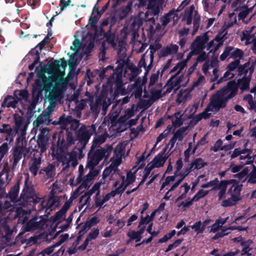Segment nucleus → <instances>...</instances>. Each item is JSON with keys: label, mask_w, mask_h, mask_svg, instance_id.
Instances as JSON below:
<instances>
[{"label": "nucleus", "mask_w": 256, "mask_h": 256, "mask_svg": "<svg viewBox=\"0 0 256 256\" xmlns=\"http://www.w3.org/2000/svg\"><path fill=\"white\" fill-rule=\"evenodd\" d=\"M36 85L46 92V98L50 104L46 111L42 112L33 122L34 129L41 125H48L51 122L50 116L55 107L56 102L61 98L64 89L66 87L68 80L62 74H56L48 78L42 75L36 82Z\"/></svg>", "instance_id": "f257e3e1"}, {"label": "nucleus", "mask_w": 256, "mask_h": 256, "mask_svg": "<svg viewBox=\"0 0 256 256\" xmlns=\"http://www.w3.org/2000/svg\"><path fill=\"white\" fill-rule=\"evenodd\" d=\"M112 148L111 146L106 145L104 148H97L94 152H90L88 154L86 168L90 169L89 172L84 178L82 177L84 170L82 165L79 166V175L77 178V182H81V186L87 187L90 186L94 177L98 174V171L93 170L103 158L106 160L110 156Z\"/></svg>", "instance_id": "f03ea898"}, {"label": "nucleus", "mask_w": 256, "mask_h": 256, "mask_svg": "<svg viewBox=\"0 0 256 256\" xmlns=\"http://www.w3.org/2000/svg\"><path fill=\"white\" fill-rule=\"evenodd\" d=\"M27 211L23 210L22 207L16 204L14 201L7 198L6 196L4 197L3 201L0 202V230L4 232L3 238L6 244H10L13 238L12 236L13 230L7 224L6 218H2L1 216L4 215L6 212H14V218H22V222H24L27 218Z\"/></svg>", "instance_id": "7ed1b4c3"}, {"label": "nucleus", "mask_w": 256, "mask_h": 256, "mask_svg": "<svg viewBox=\"0 0 256 256\" xmlns=\"http://www.w3.org/2000/svg\"><path fill=\"white\" fill-rule=\"evenodd\" d=\"M20 190V182H18L12 187L8 194H6V198L12 200L22 207L33 200L32 196L33 194V188L32 182L30 180V176L28 174L24 180V185L22 191L18 198Z\"/></svg>", "instance_id": "20e7f679"}, {"label": "nucleus", "mask_w": 256, "mask_h": 256, "mask_svg": "<svg viewBox=\"0 0 256 256\" xmlns=\"http://www.w3.org/2000/svg\"><path fill=\"white\" fill-rule=\"evenodd\" d=\"M126 57V54L124 52H122L120 59L116 61L118 65L115 70H112L113 71L112 74L108 80V84L114 88L116 92L122 95L126 94L127 92V90L125 88L124 84L122 80V72L126 62L124 59Z\"/></svg>", "instance_id": "39448f33"}, {"label": "nucleus", "mask_w": 256, "mask_h": 256, "mask_svg": "<svg viewBox=\"0 0 256 256\" xmlns=\"http://www.w3.org/2000/svg\"><path fill=\"white\" fill-rule=\"evenodd\" d=\"M164 0H148V10L144 13V20L146 22L150 23V29L151 31H155L154 26L158 14L162 12Z\"/></svg>", "instance_id": "423d86ee"}, {"label": "nucleus", "mask_w": 256, "mask_h": 256, "mask_svg": "<svg viewBox=\"0 0 256 256\" xmlns=\"http://www.w3.org/2000/svg\"><path fill=\"white\" fill-rule=\"evenodd\" d=\"M84 156V152H80L74 148L68 153L62 154L58 158V160L62 164V171L68 170L70 166L74 168L78 164V160L82 158Z\"/></svg>", "instance_id": "0eeeda50"}, {"label": "nucleus", "mask_w": 256, "mask_h": 256, "mask_svg": "<svg viewBox=\"0 0 256 256\" xmlns=\"http://www.w3.org/2000/svg\"><path fill=\"white\" fill-rule=\"evenodd\" d=\"M95 130L96 126L94 125H92L89 128H88L84 125H82L80 128L75 132L76 139L78 142L74 148L78 149L80 152H83L90 136L95 132Z\"/></svg>", "instance_id": "6e6552de"}, {"label": "nucleus", "mask_w": 256, "mask_h": 256, "mask_svg": "<svg viewBox=\"0 0 256 256\" xmlns=\"http://www.w3.org/2000/svg\"><path fill=\"white\" fill-rule=\"evenodd\" d=\"M52 124L56 125L58 124L60 126V127L62 130H66L68 131V128H67L68 124H70V128L71 130L76 131L78 128L79 126L83 125L80 122V120H78L74 119L70 116H66L65 114H63L60 116L58 120H55L52 122Z\"/></svg>", "instance_id": "1a4fd4ad"}, {"label": "nucleus", "mask_w": 256, "mask_h": 256, "mask_svg": "<svg viewBox=\"0 0 256 256\" xmlns=\"http://www.w3.org/2000/svg\"><path fill=\"white\" fill-rule=\"evenodd\" d=\"M74 140L72 133L66 130V134H64L62 132H60L57 142L58 148L64 152L74 144Z\"/></svg>", "instance_id": "9d476101"}, {"label": "nucleus", "mask_w": 256, "mask_h": 256, "mask_svg": "<svg viewBox=\"0 0 256 256\" xmlns=\"http://www.w3.org/2000/svg\"><path fill=\"white\" fill-rule=\"evenodd\" d=\"M111 104V100L104 96H98L94 104L90 106L91 110L93 112L98 114L102 110V114H106L108 108Z\"/></svg>", "instance_id": "9b49d317"}, {"label": "nucleus", "mask_w": 256, "mask_h": 256, "mask_svg": "<svg viewBox=\"0 0 256 256\" xmlns=\"http://www.w3.org/2000/svg\"><path fill=\"white\" fill-rule=\"evenodd\" d=\"M38 174L40 176L44 182L49 183L54 180L56 175V167L54 164H48L40 170Z\"/></svg>", "instance_id": "f8f14e48"}, {"label": "nucleus", "mask_w": 256, "mask_h": 256, "mask_svg": "<svg viewBox=\"0 0 256 256\" xmlns=\"http://www.w3.org/2000/svg\"><path fill=\"white\" fill-rule=\"evenodd\" d=\"M150 49L149 54L146 55L147 52L143 54L138 64L140 68L144 67L145 70V75H147L149 71L152 68L154 58V52L156 51V50H154L151 46L150 47Z\"/></svg>", "instance_id": "ddd939ff"}, {"label": "nucleus", "mask_w": 256, "mask_h": 256, "mask_svg": "<svg viewBox=\"0 0 256 256\" xmlns=\"http://www.w3.org/2000/svg\"><path fill=\"white\" fill-rule=\"evenodd\" d=\"M238 90V86L234 81L228 82L226 86L224 87L216 93L228 100L235 96Z\"/></svg>", "instance_id": "4468645a"}, {"label": "nucleus", "mask_w": 256, "mask_h": 256, "mask_svg": "<svg viewBox=\"0 0 256 256\" xmlns=\"http://www.w3.org/2000/svg\"><path fill=\"white\" fill-rule=\"evenodd\" d=\"M46 222V220L42 216H35L26 222L24 229L28 232L38 229H44Z\"/></svg>", "instance_id": "2eb2a0df"}, {"label": "nucleus", "mask_w": 256, "mask_h": 256, "mask_svg": "<svg viewBox=\"0 0 256 256\" xmlns=\"http://www.w3.org/2000/svg\"><path fill=\"white\" fill-rule=\"evenodd\" d=\"M32 198L33 200L30 202H27L28 204H26L24 207H30L28 209L30 212L36 210L38 212H40L44 210H46V202L43 199L36 196L34 189Z\"/></svg>", "instance_id": "dca6fc26"}, {"label": "nucleus", "mask_w": 256, "mask_h": 256, "mask_svg": "<svg viewBox=\"0 0 256 256\" xmlns=\"http://www.w3.org/2000/svg\"><path fill=\"white\" fill-rule=\"evenodd\" d=\"M28 152V150L26 146H16L13 150L12 157L13 160L12 164V170H14L18 168V164L22 158H24Z\"/></svg>", "instance_id": "f3484780"}, {"label": "nucleus", "mask_w": 256, "mask_h": 256, "mask_svg": "<svg viewBox=\"0 0 256 256\" xmlns=\"http://www.w3.org/2000/svg\"><path fill=\"white\" fill-rule=\"evenodd\" d=\"M244 55V52L238 48L233 46H228L224 50L222 54L220 56V58L221 60H224L226 58H233L236 60L241 59Z\"/></svg>", "instance_id": "a211bd4d"}, {"label": "nucleus", "mask_w": 256, "mask_h": 256, "mask_svg": "<svg viewBox=\"0 0 256 256\" xmlns=\"http://www.w3.org/2000/svg\"><path fill=\"white\" fill-rule=\"evenodd\" d=\"M208 34L204 33L196 38L190 47L194 48L196 52H200L205 48L206 44L208 43Z\"/></svg>", "instance_id": "6ab92c4d"}, {"label": "nucleus", "mask_w": 256, "mask_h": 256, "mask_svg": "<svg viewBox=\"0 0 256 256\" xmlns=\"http://www.w3.org/2000/svg\"><path fill=\"white\" fill-rule=\"evenodd\" d=\"M112 163L106 167L104 170L102 174V178L100 180V183L104 184L106 182V178L110 174L112 176L116 173L118 170V166L120 165V160L111 159Z\"/></svg>", "instance_id": "aec40b11"}, {"label": "nucleus", "mask_w": 256, "mask_h": 256, "mask_svg": "<svg viewBox=\"0 0 256 256\" xmlns=\"http://www.w3.org/2000/svg\"><path fill=\"white\" fill-rule=\"evenodd\" d=\"M228 100L224 98L218 94L213 96L210 100V105L213 106L212 108L215 112H218L220 108H224Z\"/></svg>", "instance_id": "412c9836"}, {"label": "nucleus", "mask_w": 256, "mask_h": 256, "mask_svg": "<svg viewBox=\"0 0 256 256\" xmlns=\"http://www.w3.org/2000/svg\"><path fill=\"white\" fill-rule=\"evenodd\" d=\"M141 72L140 68L136 67L132 64H128L125 68L124 76L129 80L132 81L136 78Z\"/></svg>", "instance_id": "4be33fe9"}, {"label": "nucleus", "mask_w": 256, "mask_h": 256, "mask_svg": "<svg viewBox=\"0 0 256 256\" xmlns=\"http://www.w3.org/2000/svg\"><path fill=\"white\" fill-rule=\"evenodd\" d=\"M16 125L15 130L16 132L20 133L21 137H24L26 134V130L28 124L24 123V118L18 114L14 116Z\"/></svg>", "instance_id": "5701e85b"}, {"label": "nucleus", "mask_w": 256, "mask_h": 256, "mask_svg": "<svg viewBox=\"0 0 256 256\" xmlns=\"http://www.w3.org/2000/svg\"><path fill=\"white\" fill-rule=\"evenodd\" d=\"M144 14L143 12H140L138 16L131 20V23L128 24V27L129 30L132 32L134 34H135L136 32L139 29L140 27L142 25L143 22H146L144 20Z\"/></svg>", "instance_id": "b1692460"}, {"label": "nucleus", "mask_w": 256, "mask_h": 256, "mask_svg": "<svg viewBox=\"0 0 256 256\" xmlns=\"http://www.w3.org/2000/svg\"><path fill=\"white\" fill-rule=\"evenodd\" d=\"M166 148H165L163 150L160 152L156 156L154 157V160L152 161L150 166L152 168H159L162 166L168 158V156H166Z\"/></svg>", "instance_id": "393cba45"}, {"label": "nucleus", "mask_w": 256, "mask_h": 256, "mask_svg": "<svg viewBox=\"0 0 256 256\" xmlns=\"http://www.w3.org/2000/svg\"><path fill=\"white\" fill-rule=\"evenodd\" d=\"M42 164V158L40 156L34 157L29 162L28 170L34 178L36 177L38 174V170H40Z\"/></svg>", "instance_id": "a878e982"}, {"label": "nucleus", "mask_w": 256, "mask_h": 256, "mask_svg": "<svg viewBox=\"0 0 256 256\" xmlns=\"http://www.w3.org/2000/svg\"><path fill=\"white\" fill-rule=\"evenodd\" d=\"M250 62L248 61L244 64L238 68V74L242 76V78H251L252 74L254 70V66L252 64L250 66Z\"/></svg>", "instance_id": "bb28decb"}, {"label": "nucleus", "mask_w": 256, "mask_h": 256, "mask_svg": "<svg viewBox=\"0 0 256 256\" xmlns=\"http://www.w3.org/2000/svg\"><path fill=\"white\" fill-rule=\"evenodd\" d=\"M121 179L122 182L120 183H119V186H118V188H120V190L122 194L126 188L135 181L136 176L131 172H128L127 173L126 178L124 176H122Z\"/></svg>", "instance_id": "cd10ccee"}, {"label": "nucleus", "mask_w": 256, "mask_h": 256, "mask_svg": "<svg viewBox=\"0 0 256 256\" xmlns=\"http://www.w3.org/2000/svg\"><path fill=\"white\" fill-rule=\"evenodd\" d=\"M166 84L163 86L162 82H158L156 85H154L150 88H148L151 94V98L156 100L161 98L162 95V92L163 88H165Z\"/></svg>", "instance_id": "c85d7f7f"}, {"label": "nucleus", "mask_w": 256, "mask_h": 256, "mask_svg": "<svg viewBox=\"0 0 256 256\" xmlns=\"http://www.w3.org/2000/svg\"><path fill=\"white\" fill-rule=\"evenodd\" d=\"M178 18V14L176 12L175 9L173 8L160 18L162 26L165 27L172 20H173L174 21H176Z\"/></svg>", "instance_id": "c756f323"}, {"label": "nucleus", "mask_w": 256, "mask_h": 256, "mask_svg": "<svg viewBox=\"0 0 256 256\" xmlns=\"http://www.w3.org/2000/svg\"><path fill=\"white\" fill-rule=\"evenodd\" d=\"M46 210L44 216H48L50 212L55 210L58 206V201L57 198L54 196H50L48 202H46Z\"/></svg>", "instance_id": "7c9ffc66"}, {"label": "nucleus", "mask_w": 256, "mask_h": 256, "mask_svg": "<svg viewBox=\"0 0 256 256\" xmlns=\"http://www.w3.org/2000/svg\"><path fill=\"white\" fill-rule=\"evenodd\" d=\"M228 184V182L226 180H222L218 186H214L212 189V190H218V196L219 200H221L226 198V190Z\"/></svg>", "instance_id": "2f4dec72"}, {"label": "nucleus", "mask_w": 256, "mask_h": 256, "mask_svg": "<svg viewBox=\"0 0 256 256\" xmlns=\"http://www.w3.org/2000/svg\"><path fill=\"white\" fill-rule=\"evenodd\" d=\"M226 38V34L222 36L218 34L214 39L212 40L211 41H214V42L209 53H215L222 46L223 42Z\"/></svg>", "instance_id": "473e14b6"}, {"label": "nucleus", "mask_w": 256, "mask_h": 256, "mask_svg": "<svg viewBox=\"0 0 256 256\" xmlns=\"http://www.w3.org/2000/svg\"><path fill=\"white\" fill-rule=\"evenodd\" d=\"M204 164V160L200 158H197L191 162L190 166L186 168V175H188L190 172L195 169L201 168Z\"/></svg>", "instance_id": "72a5a7b5"}, {"label": "nucleus", "mask_w": 256, "mask_h": 256, "mask_svg": "<svg viewBox=\"0 0 256 256\" xmlns=\"http://www.w3.org/2000/svg\"><path fill=\"white\" fill-rule=\"evenodd\" d=\"M184 78V76L183 74H174L168 80L166 85V86H172L174 88H176V89L180 87L181 82Z\"/></svg>", "instance_id": "f704fd0d"}, {"label": "nucleus", "mask_w": 256, "mask_h": 256, "mask_svg": "<svg viewBox=\"0 0 256 256\" xmlns=\"http://www.w3.org/2000/svg\"><path fill=\"white\" fill-rule=\"evenodd\" d=\"M178 50V45L170 44L160 50V55L162 56H166L168 55L174 54L177 53Z\"/></svg>", "instance_id": "c9c22d12"}, {"label": "nucleus", "mask_w": 256, "mask_h": 256, "mask_svg": "<svg viewBox=\"0 0 256 256\" xmlns=\"http://www.w3.org/2000/svg\"><path fill=\"white\" fill-rule=\"evenodd\" d=\"M196 12H198L194 10V5L190 6L185 10L184 19L186 20L187 24L190 25L192 24V20H194V16Z\"/></svg>", "instance_id": "e433bc0d"}, {"label": "nucleus", "mask_w": 256, "mask_h": 256, "mask_svg": "<svg viewBox=\"0 0 256 256\" xmlns=\"http://www.w3.org/2000/svg\"><path fill=\"white\" fill-rule=\"evenodd\" d=\"M120 181H116L113 184V188H115V190H112L110 192L107 194L103 198V202L108 201L111 198H114L116 195L122 194V193L120 190V188H118Z\"/></svg>", "instance_id": "4c0bfd02"}, {"label": "nucleus", "mask_w": 256, "mask_h": 256, "mask_svg": "<svg viewBox=\"0 0 256 256\" xmlns=\"http://www.w3.org/2000/svg\"><path fill=\"white\" fill-rule=\"evenodd\" d=\"M134 108L135 106L134 104H132L130 108H128L124 111V114L123 116H121L120 118L118 120L120 122L124 123L125 122L129 119L130 118L133 116L134 114Z\"/></svg>", "instance_id": "58836bf2"}, {"label": "nucleus", "mask_w": 256, "mask_h": 256, "mask_svg": "<svg viewBox=\"0 0 256 256\" xmlns=\"http://www.w3.org/2000/svg\"><path fill=\"white\" fill-rule=\"evenodd\" d=\"M72 202V200L70 199L64 203L61 210L58 212L56 214V220H60L62 218L64 214L71 206Z\"/></svg>", "instance_id": "ea45409f"}, {"label": "nucleus", "mask_w": 256, "mask_h": 256, "mask_svg": "<svg viewBox=\"0 0 256 256\" xmlns=\"http://www.w3.org/2000/svg\"><path fill=\"white\" fill-rule=\"evenodd\" d=\"M252 169V166L246 167L241 172L234 174L235 178L238 180L244 182L248 179V174Z\"/></svg>", "instance_id": "a19ab883"}, {"label": "nucleus", "mask_w": 256, "mask_h": 256, "mask_svg": "<svg viewBox=\"0 0 256 256\" xmlns=\"http://www.w3.org/2000/svg\"><path fill=\"white\" fill-rule=\"evenodd\" d=\"M125 144L122 143L118 144L114 150V155L116 156L114 160H120L122 162V158L124 153Z\"/></svg>", "instance_id": "79ce46f5"}, {"label": "nucleus", "mask_w": 256, "mask_h": 256, "mask_svg": "<svg viewBox=\"0 0 256 256\" xmlns=\"http://www.w3.org/2000/svg\"><path fill=\"white\" fill-rule=\"evenodd\" d=\"M248 152L240 154V160L242 165L250 164L253 162L254 158L250 156V151L248 149H246Z\"/></svg>", "instance_id": "37998d69"}, {"label": "nucleus", "mask_w": 256, "mask_h": 256, "mask_svg": "<svg viewBox=\"0 0 256 256\" xmlns=\"http://www.w3.org/2000/svg\"><path fill=\"white\" fill-rule=\"evenodd\" d=\"M242 190V185L232 186L229 190L228 192H230V196L240 200H241L240 192Z\"/></svg>", "instance_id": "c03bdc74"}, {"label": "nucleus", "mask_w": 256, "mask_h": 256, "mask_svg": "<svg viewBox=\"0 0 256 256\" xmlns=\"http://www.w3.org/2000/svg\"><path fill=\"white\" fill-rule=\"evenodd\" d=\"M250 78H242V79L238 80L236 84L238 86V88H240L242 90H248L249 88V84Z\"/></svg>", "instance_id": "a18cd8bd"}, {"label": "nucleus", "mask_w": 256, "mask_h": 256, "mask_svg": "<svg viewBox=\"0 0 256 256\" xmlns=\"http://www.w3.org/2000/svg\"><path fill=\"white\" fill-rule=\"evenodd\" d=\"M48 141V138L46 136L42 135H39L38 140V144L40 148V152H44L46 149V146Z\"/></svg>", "instance_id": "49530a36"}, {"label": "nucleus", "mask_w": 256, "mask_h": 256, "mask_svg": "<svg viewBox=\"0 0 256 256\" xmlns=\"http://www.w3.org/2000/svg\"><path fill=\"white\" fill-rule=\"evenodd\" d=\"M220 0H203L202 3L205 11L208 12L217 6Z\"/></svg>", "instance_id": "de8ad7c7"}, {"label": "nucleus", "mask_w": 256, "mask_h": 256, "mask_svg": "<svg viewBox=\"0 0 256 256\" xmlns=\"http://www.w3.org/2000/svg\"><path fill=\"white\" fill-rule=\"evenodd\" d=\"M240 200H238L236 198L230 196V198L223 200L222 202V206L223 207H229L236 206L238 204Z\"/></svg>", "instance_id": "09e8293b"}, {"label": "nucleus", "mask_w": 256, "mask_h": 256, "mask_svg": "<svg viewBox=\"0 0 256 256\" xmlns=\"http://www.w3.org/2000/svg\"><path fill=\"white\" fill-rule=\"evenodd\" d=\"M91 196L84 194L82 195L80 198L79 208H82L84 206H86V208L90 206V202L91 200Z\"/></svg>", "instance_id": "8fccbe9b"}, {"label": "nucleus", "mask_w": 256, "mask_h": 256, "mask_svg": "<svg viewBox=\"0 0 256 256\" xmlns=\"http://www.w3.org/2000/svg\"><path fill=\"white\" fill-rule=\"evenodd\" d=\"M186 65V60H182L178 62L171 70L170 72H176L174 74H180L182 70Z\"/></svg>", "instance_id": "3c124183"}, {"label": "nucleus", "mask_w": 256, "mask_h": 256, "mask_svg": "<svg viewBox=\"0 0 256 256\" xmlns=\"http://www.w3.org/2000/svg\"><path fill=\"white\" fill-rule=\"evenodd\" d=\"M187 129L188 127L180 128L176 131L173 136L174 137L176 140H178L179 141H182L184 136L186 134Z\"/></svg>", "instance_id": "603ef678"}, {"label": "nucleus", "mask_w": 256, "mask_h": 256, "mask_svg": "<svg viewBox=\"0 0 256 256\" xmlns=\"http://www.w3.org/2000/svg\"><path fill=\"white\" fill-rule=\"evenodd\" d=\"M254 34H252L251 32L249 30H246L242 32V35L241 38V40H246V44H251L252 38H255Z\"/></svg>", "instance_id": "864d4df0"}, {"label": "nucleus", "mask_w": 256, "mask_h": 256, "mask_svg": "<svg viewBox=\"0 0 256 256\" xmlns=\"http://www.w3.org/2000/svg\"><path fill=\"white\" fill-rule=\"evenodd\" d=\"M252 242L251 240H248L242 241L241 242V245L242 246L241 254L244 255L250 251L251 248H250V246L252 244Z\"/></svg>", "instance_id": "5fc2aeb1"}, {"label": "nucleus", "mask_w": 256, "mask_h": 256, "mask_svg": "<svg viewBox=\"0 0 256 256\" xmlns=\"http://www.w3.org/2000/svg\"><path fill=\"white\" fill-rule=\"evenodd\" d=\"M160 70L156 71V73L152 74L150 78V83L148 84V88H150L154 85H156L158 83V81L159 80L160 75Z\"/></svg>", "instance_id": "6e6d98bb"}, {"label": "nucleus", "mask_w": 256, "mask_h": 256, "mask_svg": "<svg viewBox=\"0 0 256 256\" xmlns=\"http://www.w3.org/2000/svg\"><path fill=\"white\" fill-rule=\"evenodd\" d=\"M134 85H136V86L132 92V94L136 98H140L142 92V84L140 82L138 83L136 82L134 84Z\"/></svg>", "instance_id": "4d7b16f0"}, {"label": "nucleus", "mask_w": 256, "mask_h": 256, "mask_svg": "<svg viewBox=\"0 0 256 256\" xmlns=\"http://www.w3.org/2000/svg\"><path fill=\"white\" fill-rule=\"evenodd\" d=\"M211 149L214 152H216L219 150H227L228 148L226 146H222V141L220 139H218Z\"/></svg>", "instance_id": "13d9d810"}, {"label": "nucleus", "mask_w": 256, "mask_h": 256, "mask_svg": "<svg viewBox=\"0 0 256 256\" xmlns=\"http://www.w3.org/2000/svg\"><path fill=\"white\" fill-rule=\"evenodd\" d=\"M248 182L256 184V167L254 166H253L252 170H250L248 174Z\"/></svg>", "instance_id": "bf43d9fd"}, {"label": "nucleus", "mask_w": 256, "mask_h": 256, "mask_svg": "<svg viewBox=\"0 0 256 256\" xmlns=\"http://www.w3.org/2000/svg\"><path fill=\"white\" fill-rule=\"evenodd\" d=\"M128 236L130 240H134L136 242L140 241L142 239V236H140L138 232L134 230H132L128 233Z\"/></svg>", "instance_id": "052dcab7"}, {"label": "nucleus", "mask_w": 256, "mask_h": 256, "mask_svg": "<svg viewBox=\"0 0 256 256\" xmlns=\"http://www.w3.org/2000/svg\"><path fill=\"white\" fill-rule=\"evenodd\" d=\"M212 106H213L208 104L205 109L204 111L202 112V116L204 119H207L209 118L211 116L212 112H214Z\"/></svg>", "instance_id": "680f3d73"}, {"label": "nucleus", "mask_w": 256, "mask_h": 256, "mask_svg": "<svg viewBox=\"0 0 256 256\" xmlns=\"http://www.w3.org/2000/svg\"><path fill=\"white\" fill-rule=\"evenodd\" d=\"M248 152L246 148H236L234 150L232 154H230V158L232 159L240 155V154H244Z\"/></svg>", "instance_id": "e2e57ef3"}, {"label": "nucleus", "mask_w": 256, "mask_h": 256, "mask_svg": "<svg viewBox=\"0 0 256 256\" xmlns=\"http://www.w3.org/2000/svg\"><path fill=\"white\" fill-rule=\"evenodd\" d=\"M208 190H204L203 188L200 190L193 197V200L196 201L204 197L208 194Z\"/></svg>", "instance_id": "0e129e2a"}, {"label": "nucleus", "mask_w": 256, "mask_h": 256, "mask_svg": "<svg viewBox=\"0 0 256 256\" xmlns=\"http://www.w3.org/2000/svg\"><path fill=\"white\" fill-rule=\"evenodd\" d=\"M238 10H240V11L238 15L239 19H244L246 17V16L249 13V10L245 6H242V7L239 8V9Z\"/></svg>", "instance_id": "69168bd1"}, {"label": "nucleus", "mask_w": 256, "mask_h": 256, "mask_svg": "<svg viewBox=\"0 0 256 256\" xmlns=\"http://www.w3.org/2000/svg\"><path fill=\"white\" fill-rule=\"evenodd\" d=\"M209 52L206 53L204 51L202 50L198 54V56L196 58V62H202L206 60L208 57Z\"/></svg>", "instance_id": "338daca9"}, {"label": "nucleus", "mask_w": 256, "mask_h": 256, "mask_svg": "<svg viewBox=\"0 0 256 256\" xmlns=\"http://www.w3.org/2000/svg\"><path fill=\"white\" fill-rule=\"evenodd\" d=\"M190 228L194 230L197 234L202 233L204 230L202 228V223L200 221H198L194 223V224L190 226Z\"/></svg>", "instance_id": "774afa93"}]
</instances>
